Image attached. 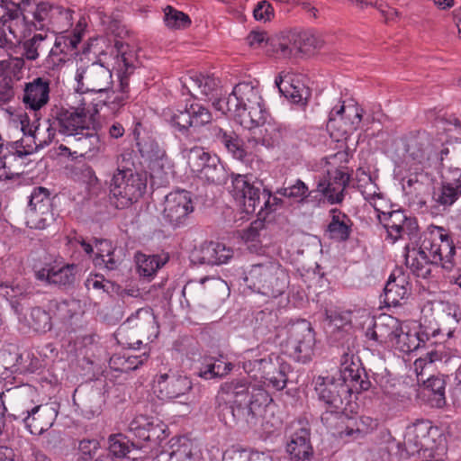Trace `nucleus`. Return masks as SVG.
<instances>
[{
    "label": "nucleus",
    "instance_id": "obj_4",
    "mask_svg": "<svg viewBox=\"0 0 461 461\" xmlns=\"http://www.w3.org/2000/svg\"><path fill=\"white\" fill-rule=\"evenodd\" d=\"M244 281L252 291L276 298L287 289L289 275L277 261L269 260L252 265Z\"/></svg>",
    "mask_w": 461,
    "mask_h": 461
},
{
    "label": "nucleus",
    "instance_id": "obj_22",
    "mask_svg": "<svg viewBox=\"0 0 461 461\" xmlns=\"http://www.w3.org/2000/svg\"><path fill=\"white\" fill-rule=\"evenodd\" d=\"M122 326L135 330L139 336L148 339L157 338L159 332L158 323L153 310L149 307L138 309L126 319Z\"/></svg>",
    "mask_w": 461,
    "mask_h": 461
},
{
    "label": "nucleus",
    "instance_id": "obj_63",
    "mask_svg": "<svg viewBox=\"0 0 461 461\" xmlns=\"http://www.w3.org/2000/svg\"><path fill=\"white\" fill-rule=\"evenodd\" d=\"M99 447L100 444L96 439L80 440L78 444V449L82 453L81 461H91Z\"/></svg>",
    "mask_w": 461,
    "mask_h": 461
},
{
    "label": "nucleus",
    "instance_id": "obj_60",
    "mask_svg": "<svg viewBox=\"0 0 461 461\" xmlns=\"http://www.w3.org/2000/svg\"><path fill=\"white\" fill-rule=\"evenodd\" d=\"M326 321L331 330H341L351 322L349 312L326 311Z\"/></svg>",
    "mask_w": 461,
    "mask_h": 461
},
{
    "label": "nucleus",
    "instance_id": "obj_56",
    "mask_svg": "<svg viewBox=\"0 0 461 461\" xmlns=\"http://www.w3.org/2000/svg\"><path fill=\"white\" fill-rule=\"evenodd\" d=\"M171 454L173 461H198L199 459L197 453L193 451V444L187 439L172 444Z\"/></svg>",
    "mask_w": 461,
    "mask_h": 461
},
{
    "label": "nucleus",
    "instance_id": "obj_53",
    "mask_svg": "<svg viewBox=\"0 0 461 461\" xmlns=\"http://www.w3.org/2000/svg\"><path fill=\"white\" fill-rule=\"evenodd\" d=\"M148 356L144 353L141 355H123L115 356L111 358V363L116 366L114 368L120 369L123 372H128L137 369L145 361H147Z\"/></svg>",
    "mask_w": 461,
    "mask_h": 461
},
{
    "label": "nucleus",
    "instance_id": "obj_38",
    "mask_svg": "<svg viewBox=\"0 0 461 461\" xmlns=\"http://www.w3.org/2000/svg\"><path fill=\"white\" fill-rule=\"evenodd\" d=\"M249 395V384L246 379H237L221 384L217 397L244 406Z\"/></svg>",
    "mask_w": 461,
    "mask_h": 461
},
{
    "label": "nucleus",
    "instance_id": "obj_17",
    "mask_svg": "<svg viewBox=\"0 0 461 461\" xmlns=\"http://www.w3.org/2000/svg\"><path fill=\"white\" fill-rule=\"evenodd\" d=\"M156 383L162 398L180 399V402H183V398L188 400L187 395L193 387L188 376L171 369L157 375Z\"/></svg>",
    "mask_w": 461,
    "mask_h": 461
},
{
    "label": "nucleus",
    "instance_id": "obj_28",
    "mask_svg": "<svg viewBox=\"0 0 461 461\" xmlns=\"http://www.w3.org/2000/svg\"><path fill=\"white\" fill-rule=\"evenodd\" d=\"M404 249L406 251L405 265L411 272L417 277L429 278L432 273V267L438 266V264L432 262L428 254L419 249L416 245H411V242L407 244Z\"/></svg>",
    "mask_w": 461,
    "mask_h": 461
},
{
    "label": "nucleus",
    "instance_id": "obj_9",
    "mask_svg": "<svg viewBox=\"0 0 461 461\" xmlns=\"http://www.w3.org/2000/svg\"><path fill=\"white\" fill-rule=\"evenodd\" d=\"M57 215L49 189L42 186L33 188L25 210L27 226L43 230L56 221Z\"/></svg>",
    "mask_w": 461,
    "mask_h": 461
},
{
    "label": "nucleus",
    "instance_id": "obj_52",
    "mask_svg": "<svg viewBox=\"0 0 461 461\" xmlns=\"http://www.w3.org/2000/svg\"><path fill=\"white\" fill-rule=\"evenodd\" d=\"M164 22L167 28L173 30H184L191 24V19L187 14L170 5L164 9Z\"/></svg>",
    "mask_w": 461,
    "mask_h": 461
},
{
    "label": "nucleus",
    "instance_id": "obj_49",
    "mask_svg": "<svg viewBox=\"0 0 461 461\" xmlns=\"http://www.w3.org/2000/svg\"><path fill=\"white\" fill-rule=\"evenodd\" d=\"M138 272L141 276L150 277L156 274L158 269L165 265L166 260L161 259L158 255L138 254L136 256Z\"/></svg>",
    "mask_w": 461,
    "mask_h": 461
},
{
    "label": "nucleus",
    "instance_id": "obj_48",
    "mask_svg": "<svg viewBox=\"0 0 461 461\" xmlns=\"http://www.w3.org/2000/svg\"><path fill=\"white\" fill-rule=\"evenodd\" d=\"M318 191L324 196L330 204H341L345 198L346 189L336 185L325 176L318 181Z\"/></svg>",
    "mask_w": 461,
    "mask_h": 461
},
{
    "label": "nucleus",
    "instance_id": "obj_39",
    "mask_svg": "<svg viewBox=\"0 0 461 461\" xmlns=\"http://www.w3.org/2000/svg\"><path fill=\"white\" fill-rule=\"evenodd\" d=\"M446 384L443 375H431L423 380L421 393L432 407L442 408L446 405Z\"/></svg>",
    "mask_w": 461,
    "mask_h": 461
},
{
    "label": "nucleus",
    "instance_id": "obj_15",
    "mask_svg": "<svg viewBox=\"0 0 461 461\" xmlns=\"http://www.w3.org/2000/svg\"><path fill=\"white\" fill-rule=\"evenodd\" d=\"M167 120L173 127L185 133L190 128H199L211 122L212 116L207 107L193 103L184 110L172 113Z\"/></svg>",
    "mask_w": 461,
    "mask_h": 461
},
{
    "label": "nucleus",
    "instance_id": "obj_14",
    "mask_svg": "<svg viewBox=\"0 0 461 461\" xmlns=\"http://www.w3.org/2000/svg\"><path fill=\"white\" fill-rule=\"evenodd\" d=\"M58 413L55 403H45L14 413V417L15 421L24 424L32 434L41 435L53 425Z\"/></svg>",
    "mask_w": 461,
    "mask_h": 461
},
{
    "label": "nucleus",
    "instance_id": "obj_20",
    "mask_svg": "<svg viewBox=\"0 0 461 461\" xmlns=\"http://www.w3.org/2000/svg\"><path fill=\"white\" fill-rule=\"evenodd\" d=\"M252 364L254 367L258 366L261 371V377L267 385H271L277 391L283 390L286 386L287 374L291 367L278 357L255 359Z\"/></svg>",
    "mask_w": 461,
    "mask_h": 461
},
{
    "label": "nucleus",
    "instance_id": "obj_57",
    "mask_svg": "<svg viewBox=\"0 0 461 461\" xmlns=\"http://www.w3.org/2000/svg\"><path fill=\"white\" fill-rule=\"evenodd\" d=\"M272 399L267 391L261 388L256 389L252 388V391H249V395L248 398L247 403H245L244 407L246 409H250L251 412L249 413V418L253 419L255 416L254 410L257 407L267 406Z\"/></svg>",
    "mask_w": 461,
    "mask_h": 461
},
{
    "label": "nucleus",
    "instance_id": "obj_51",
    "mask_svg": "<svg viewBox=\"0 0 461 461\" xmlns=\"http://www.w3.org/2000/svg\"><path fill=\"white\" fill-rule=\"evenodd\" d=\"M250 130H254L255 133L260 136L258 141H261V146L269 148L279 143L281 138L280 131L270 123H266L265 120Z\"/></svg>",
    "mask_w": 461,
    "mask_h": 461
},
{
    "label": "nucleus",
    "instance_id": "obj_25",
    "mask_svg": "<svg viewBox=\"0 0 461 461\" xmlns=\"http://www.w3.org/2000/svg\"><path fill=\"white\" fill-rule=\"evenodd\" d=\"M233 257V249L220 242H205L194 253V260L199 264H227Z\"/></svg>",
    "mask_w": 461,
    "mask_h": 461
},
{
    "label": "nucleus",
    "instance_id": "obj_30",
    "mask_svg": "<svg viewBox=\"0 0 461 461\" xmlns=\"http://www.w3.org/2000/svg\"><path fill=\"white\" fill-rule=\"evenodd\" d=\"M329 216L330 221L325 230L327 236L338 242L347 241L352 233L353 221L350 217L338 208H331Z\"/></svg>",
    "mask_w": 461,
    "mask_h": 461
},
{
    "label": "nucleus",
    "instance_id": "obj_23",
    "mask_svg": "<svg viewBox=\"0 0 461 461\" xmlns=\"http://www.w3.org/2000/svg\"><path fill=\"white\" fill-rule=\"evenodd\" d=\"M401 327L399 321L390 315H384L375 321L372 327L366 330V337L369 340L391 347Z\"/></svg>",
    "mask_w": 461,
    "mask_h": 461
},
{
    "label": "nucleus",
    "instance_id": "obj_3",
    "mask_svg": "<svg viewBox=\"0 0 461 461\" xmlns=\"http://www.w3.org/2000/svg\"><path fill=\"white\" fill-rule=\"evenodd\" d=\"M86 119L87 113L84 107L60 108L51 120H48L45 132L39 127L35 129L32 137L36 149L49 146L53 141L57 130L67 137H76L80 131L88 130Z\"/></svg>",
    "mask_w": 461,
    "mask_h": 461
},
{
    "label": "nucleus",
    "instance_id": "obj_62",
    "mask_svg": "<svg viewBox=\"0 0 461 461\" xmlns=\"http://www.w3.org/2000/svg\"><path fill=\"white\" fill-rule=\"evenodd\" d=\"M251 454L248 449L231 446L222 455V461H250Z\"/></svg>",
    "mask_w": 461,
    "mask_h": 461
},
{
    "label": "nucleus",
    "instance_id": "obj_21",
    "mask_svg": "<svg viewBox=\"0 0 461 461\" xmlns=\"http://www.w3.org/2000/svg\"><path fill=\"white\" fill-rule=\"evenodd\" d=\"M129 429L138 438L136 442L143 446L144 442L157 443L161 440L166 425L157 418L139 415L130 422Z\"/></svg>",
    "mask_w": 461,
    "mask_h": 461
},
{
    "label": "nucleus",
    "instance_id": "obj_44",
    "mask_svg": "<svg viewBox=\"0 0 461 461\" xmlns=\"http://www.w3.org/2000/svg\"><path fill=\"white\" fill-rule=\"evenodd\" d=\"M108 452L113 455L116 459L126 457L127 455L133 449L142 448L140 442L131 440L127 436L118 433L112 434L108 438Z\"/></svg>",
    "mask_w": 461,
    "mask_h": 461
},
{
    "label": "nucleus",
    "instance_id": "obj_6",
    "mask_svg": "<svg viewBox=\"0 0 461 461\" xmlns=\"http://www.w3.org/2000/svg\"><path fill=\"white\" fill-rule=\"evenodd\" d=\"M180 153L190 170L202 181L211 185H222L228 179V173L219 157L210 154L202 147L188 148L182 145Z\"/></svg>",
    "mask_w": 461,
    "mask_h": 461
},
{
    "label": "nucleus",
    "instance_id": "obj_27",
    "mask_svg": "<svg viewBox=\"0 0 461 461\" xmlns=\"http://www.w3.org/2000/svg\"><path fill=\"white\" fill-rule=\"evenodd\" d=\"M213 140L223 146L233 158L244 161L249 155L245 149L243 140L232 130H224L219 126H212L210 129Z\"/></svg>",
    "mask_w": 461,
    "mask_h": 461
},
{
    "label": "nucleus",
    "instance_id": "obj_11",
    "mask_svg": "<svg viewBox=\"0 0 461 461\" xmlns=\"http://www.w3.org/2000/svg\"><path fill=\"white\" fill-rule=\"evenodd\" d=\"M75 79L77 83L76 91L79 94L105 92L113 82L112 71L97 61L78 67Z\"/></svg>",
    "mask_w": 461,
    "mask_h": 461
},
{
    "label": "nucleus",
    "instance_id": "obj_32",
    "mask_svg": "<svg viewBox=\"0 0 461 461\" xmlns=\"http://www.w3.org/2000/svg\"><path fill=\"white\" fill-rule=\"evenodd\" d=\"M32 19L27 14H23L22 25L27 27L29 31L32 29L42 31L52 23L53 17L56 14H61L60 8L53 6L49 3L37 4L34 10L31 12Z\"/></svg>",
    "mask_w": 461,
    "mask_h": 461
},
{
    "label": "nucleus",
    "instance_id": "obj_33",
    "mask_svg": "<svg viewBox=\"0 0 461 461\" xmlns=\"http://www.w3.org/2000/svg\"><path fill=\"white\" fill-rule=\"evenodd\" d=\"M16 17L17 13L15 12L0 16V54L5 50L11 49L20 43L22 39L26 37L22 28L13 21Z\"/></svg>",
    "mask_w": 461,
    "mask_h": 461
},
{
    "label": "nucleus",
    "instance_id": "obj_5",
    "mask_svg": "<svg viewBox=\"0 0 461 461\" xmlns=\"http://www.w3.org/2000/svg\"><path fill=\"white\" fill-rule=\"evenodd\" d=\"M322 41L307 32H288L274 36L266 43V53L277 59L297 58L321 49Z\"/></svg>",
    "mask_w": 461,
    "mask_h": 461
},
{
    "label": "nucleus",
    "instance_id": "obj_61",
    "mask_svg": "<svg viewBox=\"0 0 461 461\" xmlns=\"http://www.w3.org/2000/svg\"><path fill=\"white\" fill-rule=\"evenodd\" d=\"M456 254V248L448 234L445 231V237L440 246V258L442 267L449 269L453 266V258Z\"/></svg>",
    "mask_w": 461,
    "mask_h": 461
},
{
    "label": "nucleus",
    "instance_id": "obj_12",
    "mask_svg": "<svg viewBox=\"0 0 461 461\" xmlns=\"http://www.w3.org/2000/svg\"><path fill=\"white\" fill-rule=\"evenodd\" d=\"M380 222L384 224L387 235L393 242L405 237L410 241H417L419 226L415 218L407 216L404 211L396 210L378 214Z\"/></svg>",
    "mask_w": 461,
    "mask_h": 461
},
{
    "label": "nucleus",
    "instance_id": "obj_35",
    "mask_svg": "<svg viewBox=\"0 0 461 461\" xmlns=\"http://www.w3.org/2000/svg\"><path fill=\"white\" fill-rule=\"evenodd\" d=\"M429 427L424 424H417L409 429L404 438L405 452L408 456L418 454L422 457L426 449H433L429 447L430 439L428 437Z\"/></svg>",
    "mask_w": 461,
    "mask_h": 461
},
{
    "label": "nucleus",
    "instance_id": "obj_41",
    "mask_svg": "<svg viewBox=\"0 0 461 461\" xmlns=\"http://www.w3.org/2000/svg\"><path fill=\"white\" fill-rule=\"evenodd\" d=\"M257 86L251 82H241L235 86L232 93L229 95V102L227 104L231 107L232 111H240L246 106V103H249L258 93Z\"/></svg>",
    "mask_w": 461,
    "mask_h": 461
},
{
    "label": "nucleus",
    "instance_id": "obj_29",
    "mask_svg": "<svg viewBox=\"0 0 461 461\" xmlns=\"http://www.w3.org/2000/svg\"><path fill=\"white\" fill-rule=\"evenodd\" d=\"M445 237V230L442 227L432 226L421 235L419 233L417 241H411L419 249L424 251L430 258V260L438 265L441 261L440 246Z\"/></svg>",
    "mask_w": 461,
    "mask_h": 461
},
{
    "label": "nucleus",
    "instance_id": "obj_64",
    "mask_svg": "<svg viewBox=\"0 0 461 461\" xmlns=\"http://www.w3.org/2000/svg\"><path fill=\"white\" fill-rule=\"evenodd\" d=\"M95 264L96 266H104L107 270L112 271L119 267L121 259L115 254V249H107L106 257L95 258Z\"/></svg>",
    "mask_w": 461,
    "mask_h": 461
},
{
    "label": "nucleus",
    "instance_id": "obj_37",
    "mask_svg": "<svg viewBox=\"0 0 461 461\" xmlns=\"http://www.w3.org/2000/svg\"><path fill=\"white\" fill-rule=\"evenodd\" d=\"M251 99L249 103H246L243 109H240V111L238 112V122L248 129L259 126L265 120L266 113L259 92Z\"/></svg>",
    "mask_w": 461,
    "mask_h": 461
},
{
    "label": "nucleus",
    "instance_id": "obj_16",
    "mask_svg": "<svg viewBox=\"0 0 461 461\" xmlns=\"http://www.w3.org/2000/svg\"><path fill=\"white\" fill-rule=\"evenodd\" d=\"M183 89L194 98L210 102L221 96L220 80L212 76L194 73L181 78Z\"/></svg>",
    "mask_w": 461,
    "mask_h": 461
},
{
    "label": "nucleus",
    "instance_id": "obj_34",
    "mask_svg": "<svg viewBox=\"0 0 461 461\" xmlns=\"http://www.w3.org/2000/svg\"><path fill=\"white\" fill-rule=\"evenodd\" d=\"M215 411L219 419L229 427H232L240 420H245L249 421L250 409L238 405L235 402L227 400H221L220 397L215 398Z\"/></svg>",
    "mask_w": 461,
    "mask_h": 461
},
{
    "label": "nucleus",
    "instance_id": "obj_50",
    "mask_svg": "<svg viewBox=\"0 0 461 461\" xmlns=\"http://www.w3.org/2000/svg\"><path fill=\"white\" fill-rule=\"evenodd\" d=\"M377 426V421L370 417H360L358 420L351 421L346 425V437L354 439L362 438Z\"/></svg>",
    "mask_w": 461,
    "mask_h": 461
},
{
    "label": "nucleus",
    "instance_id": "obj_55",
    "mask_svg": "<svg viewBox=\"0 0 461 461\" xmlns=\"http://www.w3.org/2000/svg\"><path fill=\"white\" fill-rule=\"evenodd\" d=\"M275 84L278 87L281 95L290 99L294 104L302 103L303 99H306V97H303V92L306 93V90L303 88L300 89L299 86L288 81H285L282 76L276 78Z\"/></svg>",
    "mask_w": 461,
    "mask_h": 461
},
{
    "label": "nucleus",
    "instance_id": "obj_59",
    "mask_svg": "<svg viewBox=\"0 0 461 461\" xmlns=\"http://www.w3.org/2000/svg\"><path fill=\"white\" fill-rule=\"evenodd\" d=\"M31 0H0V8L3 11V14L1 15L9 14L11 12L17 13V17L14 18L15 20H13L15 22L17 26L22 28V17L23 12H25L24 8H22V5L24 6H30Z\"/></svg>",
    "mask_w": 461,
    "mask_h": 461
},
{
    "label": "nucleus",
    "instance_id": "obj_31",
    "mask_svg": "<svg viewBox=\"0 0 461 461\" xmlns=\"http://www.w3.org/2000/svg\"><path fill=\"white\" fill-rule=\"evenodd\" d=\"M286 450L294 461H310L313 454L310 441V429L300 427L292 435Z\"/></svg>",
    "mask_w": 461,
    "mask_h": 461
},
{
    "label": "nucleus",
    "instance_id": "obj_8",
    "mask_svg": "<svg viewBox=\"0 0 461 461\" xmlns=\"http://www.w3.org/2000/svg\"><path fill=\"white\" fill-rule=\"evenodd\" d=\"M284 334L286 335V339L281 340L280 343L285 348V353L298 362L309 361L315 345L314 332L311 323L301 320L287 324L280 330L276 338H281Z\"/></svg>",
    "mask_w": 461,
    "mask_h": 461
},
{
    "label": "nucleus",
    "instance_id": "obj_58",
    "mask_svg": "<svg viewBox=\"0 0 461 461\" xmlns=\"http://www.w3.org/2000/svg\"><path fill=\"white\" fill-rule=\"evenodd\" d=\"M276 194L297 200L299 203H303L305 201V195L308 194V186L303 181L297 179L294 184L278 189Z\"/></svg>",
    "mask_w": 461,
    "mask_h": 461
},
{
    "label": "nucleus",
    "instance_id": "obj_7",
    "mask_svg": "<svg viewBox=\"0 0 461 461\" xmlns=\"http://www.w3.org/2000/svg\"><path fill=\"white\" fill-rule=\"evenodd\" d=\"M146 190V181L131 168L119 165L110 184V202L124 209L137 202Z\"/></svg>",
    "mask_w": 461,
    "mask_h": 461
},
{
    "label": "nucleus",
    "instance_id": "obj_19",
    "mask_svg": "<svg viewBox=\"0 0 461 461\" xmlns=\"http://www.w3.org/2000/svg\"><path fill=\"white\" fill-rule=\"evenodd\" d=\"M362 113V109L357 105L333 108L330 112L327 127L330 130H337L338 137H343L358 129L363 117Z\"/></svg>",
    "mask_w": 461,
    "mask_h": 461
},
{
    "label": "nucleus",
    "instance_id": "obj_46",
    "mask_svg": "<svg viewBox=\"0 0 461 461\" xmlns=\"http://www.w3.org/2000/svg\"><path fill=\"white\" fill-rule=\"evenodd\" d=\"M77 136L74 137L76 148L77 149L75 151L76 154L78 153L84 157H93L101 150L103 145L96 133H84V131H80Z\"/></svg>",
    "mask_w": 461,
    "mask_h": 461
},
{
    "label": "nucleus",
    "instance_id": "obj_24",
    "mask_svg": "<svg viewBox=\"0 0 461 461\" xmlns=\"http://www.w3.org/2000/svg\"><path fill=\"white\" fill-rule=\"evenodd\" d=\"M77 266L67 264L61 267H46L35 273L36 278L50 285L68 288L74 285L77 279Z\"/></svg>",
    "mask_w": 461,
    "mask_h": 461
},
{
    "label": "nucleus",
    "instance_id": "obj_45",
    "mask_svg": "<svg viewBox=\"0 0 461 461\" xmlns=\"http://www.w3.org/2000/svg\"><path fill=\"white\" fill-rule=\"evenodd\" d=\"M281 329L276 311L266 309L257 313L255 330L258 335L267 336L274 331L278 334Z\"/></svg>",
    "mask_w": 461,
    "mask_h": 461
},
{
    "label": "nucleus",
    "instance_id": "obj_18",
    "mask_svg": "<svg viewBox=\"0 0 461 461\" xmlns=\"http://www.w3.org/2000/svg\"><path fill=\"white\" fill-rule=\"evenodd\" d=\"M18 322L26 333L45 334L52 329L51 316L49 312L40 306L30 308L23 312L22 304H13Z\"/></svg>",
    "mask_w": 461,
    "mask_h": 461
},
{
    "label": "nucleus",
    "instance_id": "obj_36",
    "mask_svg": "<svg viewBox=\"0 0 461 461\" xmlns=\"http://www.w3.org/2000/svg\"><path fill=\"white\" fill-rule=\"evenodd\" d=\"M411 292V285L407 277L400 273L391 274L384 287V303L388 305L398 306L402 300L406 299Z\"/></svg>",
    "mask_w": 461,
    "mask_h": 461
},
{
    "label": "nucleus",
    "instance_id": "obj_43",
    "mask_svg": "<svg viewBox=\"0 0 461 461\" xmlns=\"http://www.w3.org/2000/svg\"><path fill=\"white\" fill-rule=\"evenodd\" d=\"M20 43H22L23 57L30 61L36 60L40 53L47 51L51 45V41L46 33H36L32 38Z\"/></svg>",
    "mask_w": 461,
    "mask_h": 461
},
{
    "label": "nucleus",
    "instance_id": "obj_1",
    "mask_svg": "<svg viewBox=\"0 0 461 461\" xmlns=\"http://www.w3.org/2000/svg\"><path fill=\"white\" fill-rule=\"evenodd\" d=\"M370 386L371 382L361 366L359 357L348 348L341 355L339 375L319 376L315 391L319 400L330 409H346L351 402L352 393L367 391Z\"/></svg>",
    "mask_w": 461,
    "mask_h": 461
},
{
    "label": "nucleus",
    "instance_id": "obj_40",
    "mask_svg": "<svg viewBox=\"0 0 461 461\" xmlns=\"http://www.w3.org/2000/svg\"><path fill=\"white\" fill-rule=\"evenodd\" d=\"M425 337L427 338L426 335H420L419 332L411 330L410 329L404 330L401 326L391 347L395 348L402 353L408 354L417 350L421 345H424Z\"/></svg>",
    "mask_w": 461,
    "mask_h": 461
},
{
    "label": "nucleus",
    "instance_id": "obj_54",
    "mask_svg": "<svg viewBox=\"0 0 461 461\" xmlns=\"http://www.w3.org/2000/svg\"><path fill=\"white\" fill-rule=\"evenodd\" d=\"M282 203V199L273 196L268 189L264 188L262 190V201L261 204H259V211L257 212L258 219L260 221L266 220L270 213L281 207Z\"/></svg>",
    "mask_w": 461,
    "mask_h": 461
},
{
    "label": "nucleus",
    "instance_id": "obj_26",
    "mask_svg": "<svg viewBox=\"0 0 461 461\" xmlns=\"http://www.w3.org/2000/svg\"><path fill=\"white\" fill-rule=\"evenodd\" d=\"M50 80L36 77L24 85L23 102L27 108L38 111L50 100Z\"/></svg>",
    "mask_w": 461,
    "mask_h": 461
},
{
    "label": "nucleus",
    "instance_id": "obj_2",
    "mask_svg": "<svg viewBox=\"0 0 461 461\" xmlns=\"http://www.w3.org/2000/svg\"><path fill=\"white\" fill-rule=\"evenodd\" d=\"M407 156L418 164L446 168V179L461 180V140L443 143L426 131H418L409 137Z\"/></svg>",
    "mask_w": 461,
    "mask_h": 461
},
{
    "label": "nucleus",
    "instance_id": "obj_10",
    "mask_svg": "<svg viewBox=\"0 0 461 461\" xmlns=\"http://www.w3.org/2000/svg\"><path fill=\"white\" fill-rule=\"evenodd\" d=\"M194 210L192 194L186 190H176L166 195L162 218L173 230L184 228L189 223Z\"/></svg>",
    "mask_w": 461,
    "mask_h": 461
},
{
    "label": "nucleus",
    "instance_id": "obj_42",
    "mask_svg": "<svg viewBox=\"0 0 461 461\" xmlns=\"http://www.w3.org/2000/svg\"><path fill=\"white\" fill-rule=\"evenodd\" d=\"M345 409H330L324 411L321 416L322 424L334 434L339 437L346 436V425L349 424L351 419L344 412Z\"/></svg>",
    "mask_w": 461,
    "mask_h": 461
},
{
    "label": "nucleus",
    "instance_id": "obj_13",
    "mask_svg": "<svg viewBox=\"0 0 461 461\" xmlns=\"http://www.w3.org/2000/svg\"><path fill=\"white\" fill-rule=\"evenodd\" d=\"M230 193L247 214H256L259 211L262 201L261 182L251 183L248 176L237 175L232 176Z\"/></svg>",
    "mask_w": 461,
    "mask_h": 461
},
{
    "label": "nucleus",
    "instance_id": "obj_47",
    "mask_svg": "<svg viewBox=\"0 0 461 461\" xmlns=\"http://www.w3.org/2000/svg\"><path fill=\"white\" fill-rule=\"evenodd\" d=\"M461 195V180L460 181H453L447 180L438 189V191L434 192L433 198L436 203L443 205L449 206L452 205Z\"/></svg>",
    "mask_w": 461,
    "mask_h": 461
}]
</instances>
